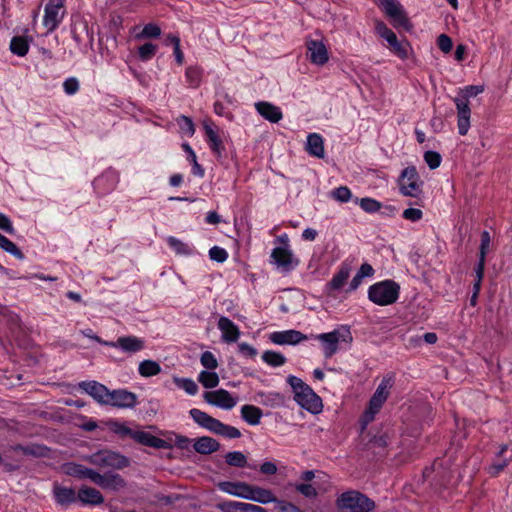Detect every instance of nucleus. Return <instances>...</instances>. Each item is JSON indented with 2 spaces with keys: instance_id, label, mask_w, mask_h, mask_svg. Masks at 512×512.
Wrapping results in <instances>:
<instances>
[{
  "instance_id": "nucleus-1",
  "label": "nucleus",
  "mask_w": 512,
  "mask_h": 512,
  "mask_svg": "<svg viewBox=\"0 0 512 512\" xmlns=\"http://www.w3.org/2000/svg\"><path fill=\"white\" fill-rule=\"evenodd\" d=\"M287 383L291 386L294 392V400L300 407L314 415L322 412V399L302 379L289 375Z\"/></svg>"
},
{
  "instance_id": "nucleus-2",
  "label": "nucleus",
  "mask_w": 512,
  "mask_h": 512,
  "mask_svg": "<svg viewBox=\"0 0 512 512\" xmlns=\"http://www.w3.org/2000/svg\"><path fill=\"white\" fill-rule=\"evenodd\" d=\"M107 426L113 433L117 434L120 438L130 437L135 442L141 445L152 447L155 449L172 448V445L167 441L158 438L148 432L132 430L131 428L127 427L124 423H120L116 420L108 421Z\"/></svg>"
},
{
  "instance_id": "nucleus-3",
  "label": "nucleus",
  "mask_w": 512,
  "mask_h": 512,
  "mask_svg": "<svg viewBox=\"0 0 512 512\" xmlns=\"http://www.w3.org/2000/svg\"><path fill=\"white\" fill-rule=\"evenodd\" d=\"M189 414L199 426L216 435L229 439L240 438L242 435L238 428L224 424L200 409L193 408L189 411Z\"/></svg>"
},
{
  "instance_id": "nucleus-4",
  "label": "nucleus",
  "mask_w": 512,
  "mask_h": 512,
  "mask_svg": "<svg viewBox=\"0 0 512 512\" xmlns=\"http://www.w3.org/2000/svg\"><path fill=\"white\" fill-rule=\"evenodd\" d=\"M400 294V285L394 280H383L371 285L368 289V299L379 306L394 304Z\"/></svg>"
},
{
  "instance_id": "nucleus-5",
  "label": "nucleus",
  "mask_w": 512,
  "mask_h": 512,
  "mask_svg": "<svg viewBox=\"0 0 512 512\" xmlns=\"http://www.w3.org/2000/svg\"><path fill=\"white\" fill-rule=\"evenodd\" d=\"M340 512H370L375 509V502L365 494L351 490L342 493L336 500Z\"/></svg>"
},
{
  "instance_id": "nucleus-6",
  "label": "nucleus",
  "mask_w": 512,
  "mask_h": 512,
  "mask_svg": "<svg viewBox=\"0 0 512 512\" xmlns=\"http://www.w3.org/2000/svg\"><path fill=\"white\" fill-rule=\"evenodd\" d=\"M393 376H385L369 401V407L363 414L364 426L374 419L376 413L379 412L385 401L387 400L390 389L393 387Z\"/></svg>"
},
{
  "instance_id": "nucleus-7",
  "label": "nucleus",
  "mask_w": 512,
  "mask_h": 512,
  "mask_svg": "<svg viewBox=\"0 0 512 512\" xmlns=\"http://www.w3.org/2000/svg\"><path fill=\"white\" fill-rule=\"evenodd\" d=\"M86 460L94 466L110 467L118 470L130 466L128 457L109 449L99 450L88 456Z\"/></svg>"
},
{
  "instance_id": "nucleus-8",
  "label": "nucleus",
  "mask_w": 512,
  "mask_h": 512,
  "mask_svg": "<svg viewBox=\"0 0 512 512\" xmlns=\"http://www.w3.org/2000/svg\"><path fill=\"white\" fill-rule=\"evenodd\" d=\"M322 344V349L325 358H331L339 350V343H351L353 338L349 328H344L343 331L335 329L332 332L321 333L315 336Z\"/></svg>"
},
{
  "instance_id": "nucleus-9",
  "label": "nucleus",
  "mask_w": 512,
  "mask_h": 512,
  "mask_svg": "<svg viewBox=\"0 0 512 512\" xmlns=\"http://www.w3.org/2000/svg\"><path fill=\"white\" fill-rule=\"evenodd\" d=\"M399 191L408 197H419L422 194L423 181L415 166H408L402 170L398 179Z\"/></svg>"
},
{
  "instance_id": "nucleus-10",
  "label": "nucleus",
  "mask_w": 512,
  "mask_h": 512,
  "mask_svg": "<svg viewBox=\"0 0 512 512\" xmlns=\"http://www.w3.org/2000/svg\"><path fill=\"white\" fill-rule=\"evenodd\" d=\"M389 438L387 433H379L371 436L364 444L362 450L366 452L367 457L380 459L387 454Z\"/></svg>"
},
{
  "instance_id": "nucleus-11",
  "label": "nucleus",
  "mask_w": 512,
  "mask_h": 512,
  "mask_svg": "<svg viewBox=\"0 0 512 512\" xmlns=\"http://www.w3.org/2000/svg\"><path fill=\"white\" fill-rule=\"evenodd\" d=\"M105 405L122 409L134 408L137 405V395L126 389L109 390Z\"/></svg>"
},
{
  "instance_id": "nucleus-12",
  "label": "nucleus",
  "mask_w": 512,
  "mask_h": 512,
  "mask_svg": "<svg viewBox=\"0 0 512 512\" xmlns=\"http://www.w3.org/2000/svg\"><path fill=\"white\" fill-rule=\"evenodd\" d=\"M93 483L100 486L102 489L110 491H120L127 486L126 480L118 473L108 471L104 474L97 472Z\"/></svg>"
},
{
  "instance_id": "nucleus-13",
  "label": "nucleus",
  "mask_w": 512,
  "mask_h": 512,
  "mask_svg": "<svg viewBox=\"0 0 512 512\" xmlns=\"http://www.w3.org/2000/svg\"><path fill=\"white\" fill-rule=\"evenodd\" d=\"M271 258L273 263L276 264L283 272H290L299 264L288 247H276L272 250Z\"/></svg>"
},
{
  "instance_id": "nucleus-14",
  "label": "nucleus",
  "mask_w": 512,
  "mask_h": 512,
  "mask_svg": "<svg viewBox=\"0 0 512 512\" xmlns=\"http://www.w3.org/2000/svg\"><path fill=\"white\" fill-rule=\"evenodd\" d=\"M203 398L208 404L225 410H230L236 405V399L232 397L229 391L222 388L205 392Z\"/></svg>"
},
{
  "instance_id": "nucleus-15",
  "label": "nucleus",
  "mask_w": 512,
  "mask_h": 512,
  "mask_svg": "<svg viewBox=\"0 0 512 512\" xmlns=\"http://www.w3.org/2000/svg\"><path fill=\"white\" fill-rule=\"evenodd\" d=\"M105 346L121 349L124 353L135 354L145 348V341L139 337L121 336L114 342H105Z\"/></svg>"
},
{
  "instance_id": "nucleus-16",
  "label": "nucleus",
  "mask_w": 512,
  "mask_h": 512,
  "mask_svg": "<svg viewBox=\"0 0 512 512\" xmlns=\"http://www.w3.org/2000/svg\"><path fill=\"white\" fill-rule=\"evenodd\" d=\"M119 181L118 173L115 170L108 169L93 181L94 190L99 195H105L113 191Z\"/></svg>"
},
{
  "instance_id": "nucleus-17",
  "label": "nucleus",
  "mask_w": 512,
  "mask_h": 512,
  "mask_svg": "<svg viewBox=\"0 0 512 512\" xmlns=\"http://www.w3.org/2000/svg\"><path fill=\"white\" fill-rule=\"evenodd\" d=\"M52 494L55 502L64 508L78 502V491L72 487H66L55 482L53 484Z\"/></svg>"
},
{
  "instance_id": "nucleus-18",
  "label": "nucleus",
  "mask_w": 512,
  "mask_h": 512,
  "mask_svg": "<svg viewBox=\"0 0 512 512\" xmlns=\"http://www.w3.org/2000/svg\"><path fill=\"white\" fill-rule=\"evenodd\" d=\"M454 103L457 109V126L460 135L464 136L467 134L470 128V116L471 109L469 107V100L465 98L456 97Z\"/></svg>"
},
{
  "instance_id": "nucleus-19",
  "label": "nucleus",
  "mask_w": 512,
  "mask_h": 512,
  "mask_svg": "<svg viewBox=\"0 0 512 512\" xmlns=\"http://www.w3.org/2000/svg\"><path fill=\"white\" fill-rule=\"evenodd\" d=\"M307 56L311 63L316 65H324L327 63L329 56L325 44L322 41L309 39L306 42Z\"/></svg>"
},
{
  "instance_id": "nucleus-20",
  "label": "nucleus",
  "mask_w": 512,
  "mask_h": 512,
  "mask_svg": "<svg viewBox=\"0 0 512 512\" xmlns=\"http://www.w3.org/2000/svg\"><path fill=\"white\" fill-rule=\"evenodd\" d=\"M63 7V0H49L45 6L43 23L48 31L56 29L61 22L59 11Z\"/></svg>"
},
{
  "instance_id": "nucleus-21",
  "label": "nucleus",
  "mask_w": 512,
  "mask_h": 512,
  "mask_svg": "<svg viewBox=\"0 0 512 512\" xmlns=\"http://www.w3.org/2000/svg\"><path fill=\"white\" fill-rule=\"evenodd\" d=\"M269 339L277 345H296L308 337L297 330H286L271 333Z\"/></svg>"
},
{
  "instance_id": "nucleus-22",
  "label": "nucleus",
  "mask_w": 512,
  "mask_h": 512,
  "mask_svg": "<svg viewBox=\"0 0 512 512\" xmlns=\"http://www.w3.org/2000/svg\"><path fill=\"white\" fill-rule=\"evenodd\" d=\"M79 387L89 394L99 404L105 405L109 389L97 381H83Z\"/></svg>"
},
{
  "instance_id": "nucleus-23",
  "label": "nucleus",
  "mask_w": 512,
  "mask_h": 512,
  "mask_svg": "<svg viewBox=\"0 0 512 512\" xmlns=\"http://www.w3.org/2000/svg\"><path fill=\"white\" fill-rule=\"evenodd\" d=\"M62 470L68 476L75 477L77 479H89L92 482L97 474L95 470L75 462L64 463L62 465Z\"/></svg>"
},
{
  "instance_id": "nucleus-24",
  "label": "nucleus",
  "mask_w": 512,
  "mask_h": 512,
  "mask_svg": "<svg viewBox=\"0 0 512 512\" xmlns=\"http://www.w3.org/2000/svg\"><path fill=\"white\" fill-rule=\"evenodd\" d=\"M217 325L222 333L221 337L224 342L234 343L239 339L240 330L238 326L228 317L221 316Z\"/></svg>"
},
{
  "instance_id": "nucleus-25",
  "label": "nucleus",
  "mask_w": 512,
  "mask_h": 512,
  "mask_svg": "<svg viewBox=\"0 0 512 512\" xmlns=\"http://www.w3.org/2000/svg\"><path fill=\"white\" fill-rule=\"evenodd\" d=\"M78 502L82 506H96L104 502V497L96 488L84 485L78 490Z\"/></svg>"
},
{
  "instance_id": "nucleus-26",
  "label": "nucleus",
  "mask_w": 512,
  "mask_h": 512,
  "mask_svg": "<svg viewBox=\"0 0 512 512\" xmlns=\"http://www.w3.org/2000/svg\"><path fill=\"white\" fill-rule=\"evenodd\" d=\"M218 487L223 492H226L230 495H234L243 499H247V496H244L245 494L249 495L252 489V485L246 483V482H230V481H223L218 484Z\"/></svg>"
},
{
  "instance_id": "nucleus-27",
  "label": "nucleus",
  "mask_w": 512,
  "mask_h": 512,
  "mask_svg": "<svg viewBox=\"0 0 512 512\" xmlns=\"http://www.w3.org/2000/svg\"><path fill=\"white\" fill-rule=\"evenodd\" d=\"M257 112L266 120L271 123H278L283 115L279 107L265 101H260L255 104Z\"/></svg>"
},
{
  "instance_id": "nucleus-28",
  "label": "nucleus",
  "mask_w": 512,
  "mask_h": 512,
  "mask_svg": "<svg viewBox=\"0 0 512 512\" xmlns=\"http://www.w3.org/2000/svg\"><path fill=\"white\" fill-rule=\"evenodd\" d=\"M220 447V443L216 439L209 436L199 437L193 444L194 450L202 455H208L217 452Z\"/></svg>"
},
{
  "instance_id": "nucleus-29",
  "label": "nucleus",
  "mask_w": 512,
  "mask_h": 512,
  "mask_svg": "<svg viewBox=\"0 0 512 512\" xmlns=\"http://www.w3.org/2000/svg\"><path fill=\"white\" fill-rule=\"evenodd\" d=\"M351 272V267L348 264L343 263L336 274L332 277V279L328 282L327 288L329 291H337L340 290L347 279L349 278Z\"/></svg>"
},
{
  "instance_id": "nucleus-30",
  "label": "nucleus",
  "mask_w": 512,
  "mask_h": 512,
  "mask_svg": "<svg viewBox=\"0 0 512 512\" xmlns=\"http://www.w3.org/2000/svg\"><path fill=\"white\" fill-rule=\"evenodd\" d=\"M244 496H246V494ZM247 500L267 504L271 502L274 503L276 501V497L271 490L252 485L250 494H247Z\"/></svg>"
},
{
  "instance_id": "nucleus-31",
  "label": "nucleus",
  "mask_w": 512,
  "mask_h": 512,
  "mask_svg": "<svg viewBox=\"0 0 512 512\" xmlns=\"http://www.w3.org/2000/svg\"><path fill=\"white\" fill-rule=\"evenodd\" d=\"M307 151L311 156L317 158L324 157V143L323 138L317 133H311L307 137Z\"/></svg>"
},
{
  "instance_id": "nucleus-32",
  "label": "nucleus",
  "mask_w": 512,
  "mask_h": 512,
  "mask_svg": "<svg viewBox=\"0 0 512 512\" xmlns=\"http://www.w3.org/2000/svg\"><path fill=\"white\" fill-rule=\"evenodd\" d=\"M258 396L260 397V403L267 407L278 408L286 404V397L279 392H260Z\"/></svg>"
},
{
  "instance_id": "nucleus-33",
  "label": "nucleus",
  "mask_w": 512,
  "mask_h": 512,
  "mask_svg": "<svg viewBox=\"0 0 512 512\" xmlns=\"http://www.w3.org/2000/svg\"><path fill=\"white\" fill-rule=\"evenodd\" d=\"M263 416L262 410L254 405H243L241 408L242 419L250 425H258Z\"/></svg>"
},
{
  "instance_id": "nucleus-34",
  "label": "nucleus",
  "mask_w": 512,
  "mask_h": 512,
  "mask_svg": "<svg viewBox=\"0 0 512 512\" xmlns=\"http://www.w3.org/2000/svg\"><path fill=\"white\" fill-rule=\"evenodd\" d=\"M12 449L15 452H22L24 455L34 457H44L46 456L48 451V449L45 446L38 444H32L28 446L17 444L13 446Z\"/></svg>"
},
{
  "instance_id": "nucleus-35",
  "label": "nucleus",
  "mask_w": 512,
  "mask_h": 512,
  "mask_svg": "<svg viewBox=\"0 0 512 512\" xmlns=\"http://www.w3.org/2000/svg\"><path fill=\"white\" fill-rule=\"evenodd\" d=\"M10 50L17 56H25L29 51L28 39L24 36H14L10 42Z\"/></svg>"
},
{
  "instance_id": "nucleus-36",
  "label": "nucleus",
  "mask_w": 512,
  "mask_h": 512,
  "mask_svg": "<svg viewBox=\"0 0 512 512\" xmlns=\"http://www.w3.org/2000/svg\"><path fill=\"white\" fill-rule=\"evenodd\" d=\"M161 366L154 360H144L139 363L138 372L142 377H152L161 373Z\"/></svg>"
},
{
  "instance_id": "nucleus-37",
  "label": "nucleus",
  "mask_w": 512,
  "mask_h": 512,
  "mask_svg": "<svg viewBox=\"0 0 512 512\" xmlns=\"http://www.w3.org/2000/svg\"><path fill=\"white\" fill-rule=\"evenodd\" d=\"M381 4L389 17L401 16L402 20L407 22V16L402 10L401 5L396 0H381Z\"/></svg>"
},
{
  "instance_id": "nucleus-38",
  "label": "nucleus",
  "mask_w": 512,
  "mask_h": 512,
  "mask_svg": "<svg viewBox=\"0 0 512 512\" xmlns=\"http://www.w3.org/2000/svg\"><path fill=\"white\" fill-rule=\"evenodd\" d=\"M182 148L188 155L187 160L192 164V173L195 176L203 177L205 173L204 168L197 162V157L192 147L188 143H183Z\"/></svg>"
},
{
  "instance_id": "nucleus-39",
  "label": "nucleus",
  "mask_w": 512,
  "mask_h": 512,
  "mask_svg": "<svg viewBox=\"0 0 512 512\" xmlns=\"http://www.w3.org/2000/svg\"><path fill=\"white\" fill-rule=\"evenodd\" d=\"M198 381L206 389H212L218 386L219 376L214 371L203 370L198 376Z\"/></svg>"
},
{
  "instance_id": "nucleus-40",
  "label": "nucleus",
  "mask_w": 512,
  "mask_h": 512,
  "mask_svg": "<svg viewBox=\"0 0 512 512\" xmlns=\"http://www.w3.org/2000/svg\"><path fill=\"white\" fill-rule=\"evenodd\" d=\"M167 243L170 248L176 252V254L185 256L194 254V249L192 247L173 236H169L167 238Z\"/></svg>"
},
{
  "instance_id": "nucleus-41",
  "label": "nucleus",
  "mask_w": 512,
  "mask_h": 512,
  "mask_svg": "<svg viewBox=\"0 0 512 512\" xmlns=\"http://www.w3.org/2000/svg\"><path fill=\"white\" fill-rule=\"evenodd\" d=\"M0 248H2L7 253H10L19 260H23L25 258L23 252L18 248V246L1 233Z\"/></svg>"
},
{
  "instance_id": "nucleus-42",
  "label": "nucleus",
  "mask_w": 512,
  "mask_h": 512,
  "mask_svg": "<svg viewBox=\"0 0 512 512\" xmlns=\"http://www.w3.org/2000/svg\"><path fill=\"white\" fill-rule=\"evenodd\" d=\"M262 360L272 367H279L285 364L286 358L283 354L267 350L262 354Z\"/></svg>"
},
{
  "instance_id": "nucleus-43",
  "label": "nucleus",
  "mask_w": 512,
  "mask_h": 512,
  "mask_svg": "<svg viewBox=\"0 0 512 512\" xmlns=\"http://www.w3.org/2000/svg\"><path fill=\"white\" fill-rule=\"evenodd\" d=\"M225 461L229 466L243 468L247 466V458L240 451L228 452L225 455Z\"/></svg>"
},
{
  "instance_id": "nucleus-44",
  "label": "nucleus",
  "mask_w": 512,
  "mask_h": 512,
  "mask_svg": "<svg viewBox=\"0 0 512 512\" xmlns=\"http://www.w3.org/2000/svg\"><path fill=\"white\" fill-rule=\"evenodd\" d=\"M250 503L225 501L218 504V508L222 512H247Z\"/></svg>"
},
{
  "instance_id": "nucleus-45",
  "label": "nucleus",
  "mask_w": 512,
  "mask_h": 512,
  "mask_svg": "<svg viewBox=\"0 0 512 512\" xmlns=\"http://www.w3.org/2000/svg\"><path fill=\"white\" fill-rule=\"evenodd\" d=\"M185 77L189 85L197 88L202 78V70L197 66H189L186 68Z\"/></svg>"
},
{
  "instance_id": "nucleus-46",
  "label": "nucleus",
  "mask_w": 512,
  "mask_h": 512,
  "mask_svg": "<svg viewBox=\"0 0 512 512\" xmlns=\"http://www.w3.org/2000/svg\"><path fill=\"white\" fill-rule=\"evenodd\" d=\"M490 245V234L488 231L481 233V244L479 248V260L477 266L481 269V266L485 267V257Z\"/></svg>"
},
{
  "instance_id": "nucleus-47",
  "label": "nucleus",
  "mask_w": 512,
  "mask_h": 512,
  "mask_svg": "<svg viewBox=\"0 0 512 512\" xmlns=\"http://www.w3.org/2000/svg\"><path fill=\"white\" fill-rule=\"evenodd\" d=\"M355 202L359 203L360 207L367 213H375L379 211L382 207V204L379 201L370 197H365L361 199L356 198Z\"/></svg>"
},
{
  "instance_id": "nucleus-48",
  "label": "nucleus",
  "mask_w": 512,
  "mask_h": 512,
  "mask_svg": "<svg viewBox=\"0 0 512 512\" xmlns=\"http://www.w3.org/2000/svg\"><path fill=\"white\" fill-rule=\"evenodd\" d=\"M389 45L391 46L392 52L399 58L406 59L408 57L409 43L407 41H399L396 36L394 41H389Z\"/></svg>"
},
{
  "instance_id": "nucleus-49",
  "label": "nucleus",
  "mask_w": 512,
  "mask_h": 512,
  "mask_svg": "<svg viewBox=\"0 0 512 512\" xmlns=\"http://www.w3.org/2000/svg\"><path fill=\"white\" fill-rule=\"evenodd\" d=\"M157 45L147 42L138 48V56L141 61H148L152 59L157 52Z\"/></svg>"
},
{
  "instance_id": "nucleus-50",
  "label": "nucleus",
  "mask_w": 512,
  "mask_h": 512,
  "mask_svg": "<svg viewBox=\"0 0 512 512\" xmlns=\"http://www.w3.org/2000/svg\"><path fill=\"white\" fill-rule=\"evenodd\" d=\"M161 35V28L155 23L146 24L141 33L137 35L139 39L158 38Z\"/></svg>"
},
{
  "instance_id": "nucleus-51",
  "label": "nucleus",
  "mask_w": 512,
  "mask_h": 512,
  "mask_svg": "<svg viewBox=\"0 0 512 512\" xmlns=\"http://www.w3.org/2000/svg\"><path fill=\"white\" fill-rule=\"evenodd\" d=\"M424 160L428 167L434 170L440 166L442 157L438 152L429 150L424 153Z\"/></svg>"
},
{
  "instance_id": "nucleus-52",
  "label": "nucleus",
  "mask_w": 512,
  "mask_h": 512,
  "mask_svg": "<svg viewBox=\"0 0 512 512\" xmlns=\"http://www.w3.org/2000/svg\"><path fill=\"white\" fill-rule=\"evenodd\" d=\"M200 362L208 370H215L218 367V361L210 351H205L201 354Z\"/></svg>"
},
{
  "instance_id": "nucleus-53",
  "label": "nucleus",
  "mask_w": 512,
  "mask_h": 512,
  "mask_svg": "<svg viewBox=\"0 0 512 512\" xmlns=\"http://www.w3.org/2000/svg\"><path fill=\"white\" fill-rule=\"evenodd\" d=\"M332 197L341 203H346L351 199L352 193L347 186H340L332 191Z\"/></svg>"
},
{
  "instance_id": "nucleus-54",
  "label": "nucleus",
  "mask_w": 512,
  "mask_h": 512,
  "mask_svg": "<svg viewBox=\"0 0 512 512\" xmlns=\"http://www.w3.org/2000/svg\"><path fill=\"white\" fill-rule=\"evenodd\" d=\"M274 503H275L274 509L276 512H303L295 504L285 501V500H278L276 498V501Z\"/></svg>"
},
{
  "instance_id": "nucleus-55",
  "label": "nucleus",
  "mask_w": 512,
  "mask_h": 512,
  "mask_svg": "<svg viewBox=\"0 0 512 512\" xmlns=\"http://www.w3.org/2000/svg\"><path fill=\"white\" fill-rule=\"evenodd\" d=\"M178 125L184 133H186L189 136H192L195 132V127L192 119L190 117H187L185 115H181L178 120Z\"/></svg>"
},
{
  "instance_id": "nucleus-56",
  "label": "nucleus",
  "mask_w": 512,
  "mask_h": 512,
  "mask_svg": "<svg viewBox=\"0 0 512 512\" xmlns=\"http://www.w3.org/2000/svg\"><path fill=\"white\" fill-rule=\"evenodd\" d=\"M376 31L388 43L389 41H394V38L396 37V34L390 28H388L383 21L376 22Z\"/></svg>"
},
{
  "instance_id": "nucleus-57",
  "label": "nucleus",
  "mask_w": 512,
  "mask_h": 512,
  "mask_svg": "<svg viewBox=\"0 0 512 512\" xmlns=\"http://www.w3.org/2000/svg\"><path fill=\"white\" fill-rule=\"evenodd\" d=\"M209 257L211 260L216 261L218 263H223L228 258V253L224 248L219 246H213L209 250Z\"/></svg>"
},
{
  "instance_id": "nucleus-58",
  "label": "nucleus",
  "mask_w": 512,
  "mask_h": 512,
  "mask_svg": "<svg viewBox=\"0 0 512 512\" xmlns=\"http://www.w3.org/2000/svg\"><path fill=\"white\" fill-rule=\"evenodd\" d=\"M510 459L504 458L499 462H493L489 467H487V472L490 476L495 477L500 472H502L509 464Z\"/></svg>"
},
{
  "instance_id": "nucleus-59",
  "label": "nucleus",
  "mask_w": 512,
  "mask_h": 512,
  "mask_svg": "<svg viewBox=\"0 0 512 512\" xmlns=\"http://www.w3.org/2000/svg\"><path fill=\"white\" fill-rule=\"evenodd\" d=\"M295 489L309 499L316 498L318 495L317 490L311 484L300 483L295 486Z\"/></svg>"
},
{
  "instance_id": "nucleus-60",
  "label": "nucleus",
  "mask_w": 512,
  "mask_h": 512,
  "mask_svg": "<svg viewBox=\"0 0 512 512\" xmlns=\"http://www.w3.org/2000/svg\"><path fill=\"white\" fill-rule=\"evenodd\" d=\"M178 386L182 388L186 393L195 395L198 392V385L189 378H183L178 382Z\"/></svg>"
},
{
  "instance_id": "nucleus-61",
  "label": "nucleus",
  "mask_w": 512,
  "mask_h": 512,
  "mask_svg": "<svg viewBox=\"0 0 512 512\" xmlns=\"http://www.w3.org/2000/svg\"><path fill=\"white\" fill-rule=\"evenodd\" d=\"M437 45L441 51L444 53H449L452 50L453 42L448 35L441 34L437 38Z\"/></svg>"
},
{
  "instance_id": "nucleus-62",
  "label": "nucleus",
  "mask_w": 512,
  "mask_h": 512,
  "mask_svg": "<svg viewBox=\"0 0 512 512\" xmlns=\"http://www.w3.org/2000/svg\"><path fill=\"white\" fill-rule=\"evenodd\" d=\"M402 217L406 220L417 222L422 219L423 212L418 208H407L403 211Z\"/></svg>"
},
{
  "instance_id": "nucleus-63",
  "label": "nucleus",
  "mask_w": 512,
  "mask_h": 512,
  "mask_svg": "<svg viewBox=\"0 0 512 512\" xmlns=\"http://www.w3.org/2000/svg\"><path fill=\"white\" fill-rule=\"evenodd\" d=\"M63 88L66 94L73 95L79 90V82L75 77H70L64 81Z\"/></svg>"
},
{
  "instance_id": "nucleus-64",
  "label": "nucleus",
  "mask_w": 512,
  "mask_h": 512,
  "mask_svg": "<svg viewBox=\"0 0 512 512\" xmlns=\"http://www.w3.org/2000/svg\"><path fill=\"white\" fill-rule=\"evenodd\" d=\"M208 143H209V147H210L211 151L217 157H221L222 156V152L225 150L221 138L218 136V137L208 141Z\"/></svg>"
}]
</instances>
